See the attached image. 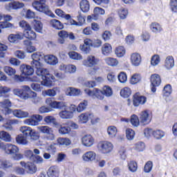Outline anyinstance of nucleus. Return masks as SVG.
Returning <instances> with one entry per match:
<instances>
[{
  "mask_svg": "<svg viewBox=\"0 0 177 177\" xmlns=\"http://www.w3.org/2000/svg\"><path fill=\"white\" fill-rule=\"evenodd\" d=\"M84 92L88 96H91L93 99H99V100H103L104 96L110 97L113 95V89L109 86H104L102 91L98 88H93V90L87 88L84 90Z\"/></svg>",
  "mask_w": 177,
  "mask_h": 177,
  "instance_id": "obj_1",
  "label": "nucleus"
},
{
  "mask_svg": "<svg viewBox=\"0 0 177 177\" xmlns=\"http://www.w3.org/2000/svg\"><path fill=\"white\" fill-rule=\"evenodd\" d=\"M45 55L42 54V53L37 52L31 55L32 62L30 65L32 67H35L36 68V74H44L45 73H47L48 71L46 68H42V64L39 62L41 59H44Z\"/></svg>",
  "mask_w": 177,
  "mask_h": 177,
  "instance_id": "obj_2",
  "label": "nucleus"
},
{
  "mask_svg": "<svg viewBox=\"0 0 177 177\" xmlns=\"http://www.w3.org/2000/svg\"><path fill=\"white\" fill-rule=\"evenodd\" d=\"M32 6L38 12L45 13L53 19L56 17V15L49 10V7L45 4V0H35L32 3Z\"/></svg>",
  "mask_w": 177,
  "mask_h": 177,
  "instance_id": "obj_3",
  "label": "nucleus"
},
{
  "mask_svg": "<svg viewBox=\"0 0 177 177\" xmlns=\"http://www.w3.org/2000/svg\"><path fill=\"white\" fill-rule=\"evenodd\" d=\"M20 71L21 73V75H15V80H17V82H23L24 78L32 75V74H34V68L30 65L22 64L20 66Z\"/></svg>",
  "mask_w": 177,
  "mask_h": 177,
  "instance_id": "obj_4",
  "label": "nucleus"
},
{
  "mask_svg": "<svg viewBox=\"0 0 177 177\" xmlns=\"http://www.w3.org/2000/svg\"><path fill=\"white\" fill-rule=\"evenodd\" d=\"M19 131L24 136L30 137L31 140H38L39 139V136L37 131L30 127L22 126L19 128Z\"/></svg>",
  "mask_w": 177,
  "mask_h": 177,
  "instance_id": "obj_5",
  "label": "nucleus"
},
{
  "mask_svg": "<svg viewBox=\"0 0 177 177\" xmlns=\"http://www.w3.org/2000/svg\"><path fill=\"white\" fill-rule=\"evenodd\" d=\"M97 147L102 154H109L113 151L114 145L109 141H100L98 142Z\"/></svg>",
  "mask_w": 177,
  "mask_h": 177,
  "instance_id": "obj_6",
  "label": "nucleus"
},
{
  "mask_svg": "<svg viewBox=\"0 0 177 177\" xmlns=\"http://www.w3.org/2000/svg\"><path fill=\"white\" fill-rule=\"evenodd\" d=\"M46 104L49 106L52 109H55L57 110H66L67 107V103L63 101H55L52 98L48 97L45 100Z\"/></svg>",
  "mask_w": 177,
  "mask_h": 177,
  "instance_id": "obj_7",
  "label": "nucleus"
},
{
  "mask_svg": "<svg viewBox=\"0 0 177 177\" xmlns=\"http://www.w3.org/2000/svg\"><path fill=\"white\" fill-rule=\"evenodd\" d=\"M47 73L37 74L38 77H41L43 81H41V84L44 86H50L52 84H53V81L56 80V78L53 76V75L49 73V71L46 69Z\"/></svg>",
  "mask_w": 177,
  "mask_h": 177,
  "instance_id": "obj_8",
  "label": "nucleus"
},
{
  "mask_svg": "<svg viewBox=\"0 0 177 177\" xmlns=\"http://www.w3.org/2000/svg\"><path fill=\"white\" fill-rule=\"evenodd\" d=\"M37 131L40 132V133H44L46 136L47 140H55V136L53 133V129L48 126H39L37 127Z\"/></svg>",
  "mask_w": 177,
  "mask_h": 177,
  "instance_id": "obj_9",
  "label": "nucleus"
},
{
  "mask_svg": "<svg viewBox=\"0 0 177 177\" xmlns=\"http://www.w3.org/2000/svg\"><path fill=\"white\" fill-rule=\"evenodd\" d=\"M99 63H100V59L96 56L92 55H88L86 59H84L82 62L83 66L90 68L98 66Z\"/></svg>",
  "mask_w": 177,
  "mask_h": 177,
  "instance_id": "obj_10",
  "label": "nucleus"
},
{
  "mask_svg": "<svg viewBox=\"0 0 177 177\" xmlns=\"http://www.w3.org/2000/svg\"><path fill=\"white\" fill-rule=\"evenodd\" d=\"M43 119L44 117H42V115L35 114L24 120V124H25V125H29V127H37Z\"/></svg>",
  "mask_w": 177,
  "mask_h": 177,
  "instance_id": "obj_11",
  "label": "nucleus"
},
{
  "mask_svg": "<svg viewBox=\"0 0 177 177\" xmlns=\"http://www.w3.org/2000/svg\"><path fill=\"white\" fill-rule=\"evenodd\" d=\"M0 149L4 150L6 154H16L19 153V147L12 144H6L3 142H0Z\"/></svg>",
  "mask_w": 177,
  "mask_h": 177,
  "instance_id": "obj_12",
  "label": "nucleus"
},
{
  "mask_svg": "<svg viewBox=\"0 0 177 177\" xmlns=\"http://www.w3.org/2000/svg\"><path fill=\"white\" fill-rule=\"evenodd\" d=\"M9 107H12V102L9 99H5L0 102V110H1V113L4 115L12 114V109H9Z\"/></svg>",
  "mask_w": 177,
  "mask_h": 177,
  "instance_id": "obj_13",
  "label": "nucleus"
},
{
  "mask_svg": "<svg viewBox=\"0 0 177 177\" xmlns=\"http://www.w3.org/2000/svg\"><path fill=\"white\" fill-rule=\"evenodd\" d=\"M20 165H21V167H24V168H25L27 174H29L30 175H34V174H36L37 171H38V168H37V165H35L34 162H26L24 161H21Z\"/></svg>",
  "mask_w": 177,
  "mask_h": 177,
  "instance_id": "obj_14",
  "label": "nucleus"
},
{
  "mask_svg": "<svg viewBox=\"0 0 177 177\" xmlns=\"http://www.w3.org/2000/svg\"><path fill=\"white\" fill-rule=\"evenodd\" d=\"M2 18L3 19V21L0 22V28H15V25L13 24L10 23L9 21H12L13 17L8 15H2Z\"/></svg>",
  "mask_w": 177,
  "mask_h": 177,
  "instance_id": "obj_15",
  "label": "nucleus"
},
{
  "mask_svg": "<svg viewBox=\"0 0 177 177\" xmlns=\"http://www.w3.org/2000/svg\"><path fill=\"white\" fill-rule=\"evenodd\" d=\"M151 122V115H150V111H142L140 113V122L142 125H147Z\"/></svg>",
  "mask_w": 177,
  "mask_h": 177,
  "instance_id": "obj_16",
  "label": "nucleus"
},
{
  "mask_svg": "<svg viewBox=\"0 0 177 177\" xmlns=\"http://www.w3.org/2000/svg\"><path fill=\"white\" fill-rule=\"evenodd\" d=\"M151 89L152 92H156L157 86L161 85V77L158 74L151 75Z\"/></svg>",
  "mask_w": 177,
  "mask_h": 177,
  "instance_id": "obj_17",
  "label": "nucleus"
},
{
  "mask_svg": "<svg viewBox=\"0 0 177 177\" xmlns=\"http://www.w3.org/2000/svg\"><path fill=\"white\" fill-rule=\"evenodd\" d=\"M91 46H93V40L87 38L84 40V44L80 46V49L82 52L88 55L91 52Z\"/></svg>",
  "mask_w": 177,
  "mask_h": 177,
  "instance_id": "obj_18",
  "label": "nucleus"
},
{
  "mask_svg": "<svg viewBox=\"0 0 177 177\" xmlns=\"http://www.w3.org/2000/svg\"><path fill=\"white\" fill-rule=\"evenodd\" d=\"M83 162H93L96 160V152L88 151L82 156Z\"/></svg>",
  "mask_w": 177,
  "mask_h": 177,
  "instance_id": "obj_19",
  "label": "nucleus"
},
{
  "mask_svg": "<svg viewBox=\"0 0 177 177\" xmlns=\"http://www.w3.org/2000/svg\"><path fill=\"white\" fill-rule=\"evenodd\" d=\"M82 144L85 147H92L95 145V138L91 135L86 134L82 138Z\"/></svg>",
  "mask_w": 177,
  "mask_h": 177,
  "instance_id": "obj_20",
  "label": "nucleus"
},
{
  "mask_svg": "<svg viewBox=\"0 0 177 177\" xmlns=\"http://www.w3.org/2000/svg\"><path fill=\"white\" fill-rule=\"evenodd\" d=\"M130 60L132 66L138 67L140 66V63H142V56L138 53H133L131 55Z\"/></svg>",
  "mask_w": 177,
  "mask_h": 177,
  "instance_id": "obj_21",
  "label": "nucleus"
},
{
  "mask_svg": "<svg viewBox=\"0 0 177 177\" xmlns=\"http://www.w3.org/2000/svg\"><path fill=\"white\" fill-rule=\"evenodd\" d=\"M145 103H146V98L145 96L140 95V93H136L133 95V106H136V107H138L139 104H145Z\"/></svg>",
  "mask_w": 177,
  "mask_h": 177,
  "instance_id": "obj_22",
  "label": "nucleus"
},
{
  "mask_svg": "<svg viewBox=\"0 0 177 177\" xmlns=\"http://www.w3.org/2000/svg\"><path fill=\"white\" fill-rule=\"evenodd\" d=\"M44 62L50 66H56L59 63V59L53 55H44Z\"/></svg>",
  "mask_w": 177,
  "mask_h": 177,
  "instance_id": "obj_23",
  "label": "nucleus"
},
{
  "mask_svg": "<svg viewBox=\"0 0 177 177\" xmlns=\"http://www.w3.org/2000/svg\"><path fill=\"white\" fill-rule=\"evenodd\" d=\"M24 38V35L21 32H18L15 34H10L8 37V40L11 44H15V42H17V41H20Z\"/></svg>",
  "mask_w": 177,
  "mask_h": 177,
  "instance_id": "obj_24",
  "label": "nucleus"
},
{
  "mask_svg": "<svg viewBox=\"0 0 177 177\" xmlns=\"http://www.w3.org/2000/svg\"><path fill=\"white\" fill-rule=\"evenodd\" d=\"M60 174L59 167L57 166H51L49 167L47 175L48 177H58Z\"/></svg>",
  "mask_w": 177,
  "mask_h": 177,
  "instance_id": "obj_25",
  "label": "nucleus"
},
{
  "mask_svg": "<svg viewBox=\"0 0 177 177\" xmlns=\"http://www.w3.org/2000/svg\"><path fill=\"white\" fill-rule=\"evenodd\" d=\"M14 95L19 96L21 99L24 100H27L28 99V93H26L22 90V88H15L13 90Z\"/></svg>",
  "mask_w": 177,
  "mask_h": 177,
  "instance_id": "obj_26",
  "label": "nucleus"
},
{
  "mask_svg": "<svg viewBox=\"0 0 177 177\" xmlns=\"http://www.w3.org/2000/svg\"><path fill=\"white\" fill-rule=\"evenodd\" d=\"M13 115L17 118H27L30 113L27 111H21V109H15L12 111Z\"/></svg>",
  "mask_w": 177,
  "mask_h": 177,
  "instance_id": "obj_27",
  "label": "nucleus"
},
{
  "mask_svg": "<svg viewBox=\"0 0 177 177\" xmlns=\"http://www.w3.org/2000/svg\"><path fill=\"white\" fill-rule=\"evenodd\" d=\"M81 90L74 87H68L66 90V96H80Z\"/></svg>",
  "mask_w": 177,
  "mask_h": 177,
  "instance_id": "obj_28",
  "label": "nucleus"
},
{
  "mask_svg": "<svg viewBox=\"0 0 177 177\" xmlns=\"http://www.w3.org/2000/svg\"><path fill=\"white\" fill-rule=\"evenodd\" d=\"M6 8L7 10H12V9H20L21 8H24V3L19 1H14L12 3H9Z\"/></svg>",
  "mask_w": 177,
  "mask_h": 177,
  "instance_id": "obj_29",
  "label": "nucleus"
},
{
  "mask_svg": "<svg viewBox=\"0 0 177 177\" xmlns=\"http://www.w3.org/2000/svg\"><path fill=\"white\" fill-rule=\"evenodd\" d=\"M57 91H59L58 87H54L51 89L44 90L42 91V96H50V97H55L56 96Z\"/></svg>",
  "mask_w": 177,
  "mask_h": 177,
  "instance_id": "obj_30",
  "label": "nucleus"
},
{
  "mask_svg": "<svg viewBox=\"0 0 177 177\" xmlns=\"http://www.w3.org/2000/svg\"><path fill=\"white\" fill-rule=\"evenodd\" d=\"M58 115L62 118V120H71L74 115L73 112L67 110L59 111Z\"/></svg>",
  "mask_w": 177,
  "mask_h": 177,
  "instance_id": "obj_31",
  "label": "nucleus"
},
{
  "mask_svg": "<svg viewBox=\"0 0 177 177\" xmlns=\"http://www.w3.org/2000/svg\"><path fill=\"white\" fill-rule=\"evenodd\" d=\"M101 50L104 56H109V55H110V53L113 52V47H111V44L109 43H105L102 46Z\"/></svg>",
  "mask_w": 177,
  "mask_h": 177,
  "instance_id": "obj_32",
  "label": "nucleus"
},
{
  "mask_svg": "<svg viewBox=\"0 0 177 177\" xmlns=\"http://www.w3.org/2000/svg\"><path fill=\"white\" fill-rule=\"evenodd\" d=\"M92 114L88 113H81L78 117L79 124H86V122L89 121L90 117H92Z\"/></svg>",
  "mask_w": 177,
  "mask_h": 177,
  "instance_id": "obj_33",
  "label": "nucleus"
},
{
  "mask_svg": "<svg viewBox=\"0 0 177 177\" xmlns=\"http://www.w3.org/2000/svg\"><path fill=\"white\" fill-rule=\"evenodd\" d=\"M28 136H24V134H19L16 137V142L18 145H24L26 146L28 145V140L27 139Z\"/></svg>",
  "mask_w": 177,
  "mask_h": 177,
  "instance_id": "obj_34",
  "label": "nucleus"
},
{
  "mask_svg": "<svg viewBox=\"0 0 177 177\" xmlns=\"http://www.w3.org/2000/svg\"><path fill=\"white\" fill-rule=\"evenodd\" d=\"M174 66H175V61L174 60V57L172 56L167 57L165 61V67L167 70H171V68H172Z\"/></svg>",
  "mask_w": 177,
  "mask_h": 177,
  "instance_id": "obj_35",
  "label": "nucleus"
},
{
  "mask_svg": "<svg viewBox=\"0 0 177 177\" xmlns=\"http://www.w3.org/2000/svg\"><path fill=\"white\" fill-rule=\"evenodd\" d=\"M24 45H25L28 53H32V52H35V50H37V48L35 46H32V42L30 40H24Z\"/></svg>",
  "mask_w": 177,
  "mask_h": 177,
  "instance_id": "obj_36",
  "label": "nucleus"
},
{
  "mask_svg": "<svg viewBox=\"0 0 177 177\" xmlns=\"http://www.w3.org/2000/svg\"><path fill=\"white\" fill-rule=\"evenodd\" d=\"M33 28L36 32L42 33V30L44 28V25L41 21L37 19L33 20Z\"/></svg>",
  "mask_w": 177,
  "mask_h": 177,
  "instance_id": "obj_37",
  "label": "nucleus"
},
{
  "mask_svg": "<svg viewBox=\"0 0 177 177\" xmlns=\"http://www.w3.org/2000/svg\"><path fill=\"white\" fill-rule=\"evenodd\" d=\"M26 38H28V39H35L37 38V34L31 28L30 29H28L26 30H24V32L23 34Z\"/></svg>",
  "mask_w": 177,
  "mask_h": 177,
  "instance_id": "obj_38",
  "label": "nucleus"
},
{
  "mask_svg": "<svg viewBox=\"0 0 177 177\" xmlns=\"http://www.w3.org/2000/svg\"><path fill=\"white\" fill-rule=\"evenodd\" d=\"M55 15L62 19H65V20H70V19H71V15L66 14V12L60 8L55 10Z\"/></svg>",
  "mask_w": 177,
  "mask_h": 177,
  "instance_id": "obj_39",
  "label": "nucleus"
},
{
  "mask_svg": "<svg viewBox=\"0 0 177 177\" xmlns=\"http://www.w3.org/2000/svg\"><path fill=\"white\" fill-rule=\"evenodd\" d=\"M80 9L84 13L89 12L91 5L89 4V1H88V0H82V1H80Z\"/></svg>",
  "mask_w": 177,
  "mask_h": 177,
  "instance_id": "obj_40",
  "label": "nucleus"
},
{
  "mask_svg": "<svg viewBox=\"0 0 177 177\" xmlns=\"http://www.w3.org/2000/svg\"><path fill=\"white\" fill-rule=\"evenodd\" d=\"M11 88L6 86H0V97H9V92H10Z\"/></svg>",
  "mask_w": 177,
  "mask_h": 177,
  "instance_id": "obj_41",
  "label": "nucleus"
},
{
  "mask_svg": "<svg viewBox=\"0 0 177 177\" xmlns=\"http://www.w3.org/2000/svg\"><path fill=\"white\" fill-rule=\"evenodd\" d=\"M50 26L55 28L56 30H63L64 28V25L57 19H53L50 21Z\"/></svg>",
  "mask_w": 177,
  "mask_h": 177,
  "instance_id": "obj_42",
  "label": "nucleus"
},
{
  "mask_svg": "<svg viewBox=\"0 0 177 177\" xmlns=\"http://www.w3.org/2000/svg\"><path fill=\"white\" fill-rule=\"evenodd\" d=\"M0 139L1 140H3L4 142H12V136H10V134H9V133L5 131H0Z\"/></svg>",
  "mask_w": 177,
  "mask_h": 177,
  "instance_id": "obj_43",
  "label": "nucleus"
},
{
  "mask_svg": "<svg viewBox=\"0 0 177 177\" xmlns=\"http://www.w3.org/2000/svg\"><path fill=\"white\" fill-rule=\"evenodd\" d=\"M44 121L48 125H50V124H53V125H55V127H57V125H59V123H57L55 117L52 115L46 116L44 119Z\"/></svg>",
  "mask_w": 177,
  "mask_h": 177,
  "instance_id": "obj_44",
  "label": "nucleus"
},
{
  "mask_svg": "<svg viewBox=\"0 0 177 177\" xmlns=\"http://www.w3.org/2000/svg\"><path fill=\"white\" fill-rule=\"evenodd\" d=\"M117 132H118V131L117 130V127H115V126L108 127L107 133L109 138H111L112 139L115 138V136H117Z\"/></svg>",
  "mask_w": 177,
  "mask_h": 177,
  "instance_id": "obj_45",
  "label": "nucleus"
},
{
  "mask_svg": "<svg viewBox=\"0 0 177 177\" xmlns=\"http://www.w3.org/2000/svg\"><path fill=\"white\" fill-rule=\"evenodd\" d=\"M126 53V50L124 46H119L115 49V54L118 57H124Z\"/></svg>",
  "mask_w": 177,
  "mask_h": 177,
  "instance_id": "obj_46",
  "label": "nucleus"
},
{
  "mask_svg": "<svg viewBox=\"0 0 177 177\" xmlns=\"http://www.w3.org/2000/svg\"><path fill=\"white\" fill-rule=\"evenodd\" d=\"M140 81H142V76L140 74L135 73L131 76L130 83L131 85H136V84H138Z\"/></svg>",
  "mask_w": 177,
  "mask_h": 177,
  "instance_id": "obj_47",
  "label": "nucleus"
},
{
  "mask_svg": "<svg viewBox=\"0 0 177 177\" xmlns=\"http://www.w3.org/2000/svg\"><path fill=\"white\" fill-rule=\"evenodd\" d=\"M57 142L59 146H70L71 140L67 138H58Z\"/></svg>",
  "mask_w": 177,
  "mask_h": 177,
  "instance_id": "obj_48",
  "label": "nucleus"
},
{
  "mask_svg": "<svg viewBox=\"0 0 177 177\" xmlns=\"http://www.w3.org/2000/svg\"><path fill=\"white\" fill-rule=\"evenodd\" d=\"M150 29L152 32L157 34L158 32H161L162 28H161V25H160L158 23L153 22L150 25Z\"/></svg>",
  "mask_w": 177,
  "mask_h": 177,
  "instance_id": "obj_49",
  "label": "nucleus"
},
{
  "mask_svg": "<svg viewBox=\"0 0 177 177\" xmlns=\"http://www.w3.org/2000/svg\"><path fill=\"white\" fill-rule=\"evenodd\" d=\"M58 132L60 135H68L71 132V128L60 124Z\"/></svg>",
  "mask_w": 177,
  "mask_h": 177,
  "instance_id": "obj_50",
  "label": "nucleus"
},
{
  "mask_svg": "<svg viewBox=\"0 0 177 177\" xmlns=\"http://www.w3.org/2000/svg\"><path fill=\"white\" fill-rule=\"evenodd\" d=\"M118 15L121 20H125L128 17V9L124 8L119 9Z\"/></svg>",
  "mask_w": 177,
  "mask_h": 177,
  "instance_id": "obj_51",
  "label": "nucleus"
},
{
  "mask_svg": "<svg viewBox=\"0 0 177 177\" xmlns=\"http://www.w3.org/2000/svg\"><path fill=\"white\" fill-rule=\"evenodd\" d=\"M130 122L135 128H138L140 125V121L138 115L133 114L131 116Z\"/></svg>",
  "mask_w": 177,
  "mask_h": 177,
  "instance_id": "obj_52",
  "label": "nucleus"
},
{
  "mask_svg": "<svg viewBox=\"0 0 177 177\" xmlns=\"http://www.w3.org/2000/svg\"><path fill=\"white\" fill-rule=\"evenodd\" d=\"M104 62L108 66H111V67L118 65V61L115 58L106 57L104 59Z\"/></svg>",
  "mask_w": 177,
  "mask_h": 177,
  "instance_id": "obj_53",
  "label": "nucleus"
},
{
  "mask_svg": "<svg viewBox=\"0 0 177 177\" xmlns=\"http://www.w3.org/2000/svg\"><path fill=\"white\" fill-rule=\"evenodd\" d=\"M30 98L32 100V103H34L35 104H37V103L41 102V100H42V98H41V97L38 96L37 95V93H35L34 91H31Z\"/></svg>",
  "mask_w": 177,
  "mask_h": 177,
  "instance_id": "obj_54",
  "label": "nucleus"
},
{
  "mask_svg": "<svg viewBox=\"0 0 177 177\" xmlns=\"http://www.w3.org/2000/svg\"><path fill=\"white\" fill-rule=\"evenodd\" d=\"M87 106H88V100L82 101L78 104L77 107V112L82 113V111H84V110L86 109Z\"/></svg>",
  "mask_w": 177,
  "mask_h": 177,
  "instance_id": "obj_55",
  "label": "nucleus"
},
{
  "mask_svg": "<svg viewBox=\"0 0 177 177\" xmlns=\"http://www.w3.org/2000/svg\"><path fill=\"white\" fill-rule=\"evenodd\" d=\"M131 94L132 91H131V88H129V87H124L120 91V95L122 96V97H129Z\"/></svg>",
  "mask_w": 177,
  "mask_h": 177,
  "instance_id": "obj_56",
  "label": "nucleus"
},
{
  "mask_svg": "<svg viewBox=\"0 0 177 177\" xmlns=\"http://www.w3.org/2000/svg\"><path fill=\"white\" fill-rule=\"evenodd\" d=\"M68 56L73 60H82V55L78 53H76L75 51L68 53Z\"/></svg>",
  "mask_w": 177,
  "mask_h": 177,
  "instance_id": "obj_57",
  "label": "nucleus"
},
{
  "mask_svg": "<svg viewBox=\"0 0 177 177\" xmlns=\"http://www.w3.org/2000/svg\"><path fill=\"white\" fill-rule=\"evenodd\" d=\"M126 138L128 140H133L135 138V131L132 129H126Z\"/></svg>",
  "mask_w": 177,
  "mask_h": 177,
  "instance_id": "obj_58",
  "label": "nucleus"
},
{
  "mask_svg": "<svg viewBox=\"0 0 177 177\" xmlns=\"http://www.w3.org/2000/svg\"><path fill=\"white\" fill-rule=\"evenodd\" d=\"M3 71L6 73V74H7V75H9L10 77H12L16 74V69L10 66H5L3 68Z\"/></svg>",
  "mask_w": 177,
  "mask_h": 177,
  "instance_id": "obj_59",
  "label": "nucleus"
},
{
  "mask_svg": "<svg viewBox=\"0 0 177 177\" xmlns=\"http://www.w3.org/2000/svg\"><path fill=\"white\" fill-rule=\"evenodd\" d=\"M153 136L155 139H162L165 136V133L162 130H156L153 131Z\"/></svg>",
  "mask_w": 177,
  "mask_h": 177,
  "instance_id": "obj_60",
  "label": "nucleus"
},
{
  "mask_svg": "<svg viewBox=\"0 0 177 177\" xmlns=\"http://www.w3.org/2000/svg\"><path fill=\"white\" fill-rule=\"evenodd\" d=\"M145 148L146 145L142 142H137L133 146V149L136 151H143Z\"/></svg>",
  "mask_w": 177,
  "mask_h": 177,
  "instance_id": "obj_61",
  "label": "nucleus"
},
{
  "mask_svg": "<svg viewBox=\"0 0 177 177\" xmlns=\"http://www.w3.org/2000/svg\"><path fill=\"white\" fill-rule=\"evenodd\" d=\"M128 167L131 172H136V171H138V163H136V162L131 161L128 164Z\"/></svg>",
  "mask_w": 177,
  "mask_h": 177,
  "instance_id": "obj_62",
  "label": "nucleus"
},
{
  "mask_svg": "<svg viewBox=\"0 0 177 177\" xmlns=\"http://www.w3.org/2000/svg\"><path fill=\"white\" fill-rule=\"evenodd\" d=\"M160 62V56H158V55H155L152 56L151 59V66H158Z\"/></svg>",
  "mask_w": 177,
  "mask_h": 177,
  "instance_id": "obj_63",
  "label": "nucleus"
},
{
  "mask_svg": "<svg viewBox=\"0 0 177 177\" xmlns=\"http://www.w3.org/2000/svg\"><path fill=\"white\" fill-rule=\"evenodd\" d=\"M170 8L172 12H174V13H177V0L170 1Z\"/></svg>",
  "mask_w": 177,
  "mask_h": 177,
  "instance_id": "obj_64",
  "label": "nucleus"
}]
</instances>
